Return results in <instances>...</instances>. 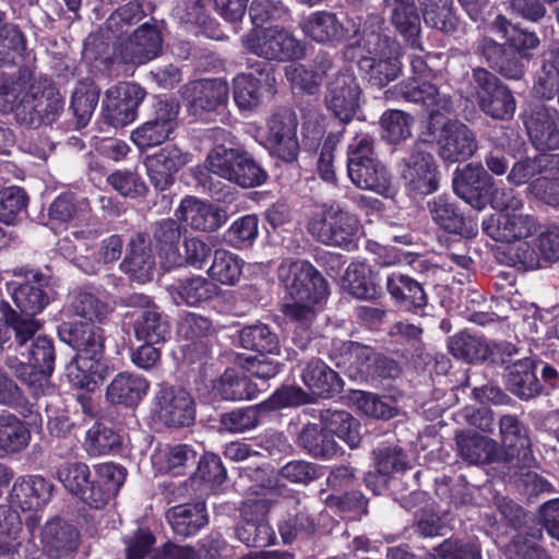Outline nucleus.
<instances>
[{
  "label": "nucleus",
  "instance_id": "28",
  "mask_svg": "<svg viewBox=\"0 0 559 559\" xmlns=\"http://www.w3.org/2000/svg\"><path fill=\"white\" fill-rule=\"evenodd\" d=\"M537 249L528 242H520L514 252L515 262L525 269L535 270L543 266L542 261L559 260V225H552L539 234L536 239Z\"/></svg>",
  "mask_w": 559,
  "mask_h": 559
},
{
  "label": "nucleus",
  "instance_id": "3",
  "mask_svg": "<svg viewBox=\"0 0 559 559\" xmlns=\"http://www.w3.org/2000/svg\"><path fill=\"white\" fill-rule=\"evenodd\" d=\"M49 218L53 224L64 226L67 234L59 241L60 253L86 274H96L97 261L85 255H76V250H88V241L97 237L96 223L91 215L90 203L85 198L61 194L49 207Z\"/></svg>",
  "mask_w": 559,
  "mask_h": 559
},
{
  "label": "nucleus",
  "instance_id": "29",
  "mask_svg": "<svg viewBox=\"0 0 559 559\" xmlns=\"http://www.w3.org/2000/svg\"><path fill=\"white\" fill-rule=\"evenodd\" d=\"M428 210L432 221L448 233L471 238L478 231L477 224L466 218L448 195L433 198L428 202Z\"/></svg>",
  "mask_w": 559,
  "mask_h": 559
},
{
  "label": "nucleus",
  "instance_id": "23",
  "mask_svg": "<svg viewBox=\"0 0 559 559\" xmlns=\"http://www.w3.org/2000/svg\"><path fill=\"white\" fill-rule=\"evenodd\" d=\"M177 221L197 231H214L227 219L226 212L199 198L187 195L175 211Z\"/></svg>",
  "mask_w": 559,
  "mask_h": 559
},
{
  "label": "nucleus",
  "instance_id": "63",
  "mask_svg": "<svg viewBox=\"0 0 559 559\" xmlns=\"http://www.w3.org/2000/svg\"><path fill=\"white\" fill-rule=\"evenodd\" d=\"M317 425H309L299 435V444L312 456L329 459L336 454V442Z\"/></svg>",
  "mask_w": 559,
  "mask_h": 559
},
{
  "label": "nucleus",
  "instance_id": "6",
  "mask_svg": "<svg viewBox=\"0 0 559 559\" xmlns=\"http://www.w3.org/2000/svg\"><path fill=\"white\" fill-rule=\"evenodd\" d=\"M329 357L353 379L393 377L399 371L393 360L378 356L371 347L353 341L332 340Z\"/></svg>",
  "mask_w": 559,
  "mask_h": 559
},
{
  "label": "nucleus",
  "instance_id": "53",
  "mask_svg": "<svg viewBox=\"0 0 559 559\" xmlns=\"http://www.w3.org/2000/svg\"><path fill=\"white\" fill-rule=\"evenodd\" d=\"M506 379L510 391L521 399H530L540 391L535 364L530 358L519 359L508 366Z\"/></svg>",
  "mask_w": 559,
  "mask_h": 559
},
{
  "label": "nucleus",
  "instance_id": "42",
  "mask_svg": "<svg viewBox=\"0 0 559 559\" xmlns=\"http://www.w3.org/2000/svg\"><path fill=\"white\" fill-rule=\"evenodd\" d=\"M96 479L93 488V508L102 509L117 496L126 481L127 469L112 462L95 466Z\"/></svg>",
  "mask_w": 559,
  "mask_h": 559
},
{
  "label": "nucleus",
  "instance_id": "2",
  "mask_svg": "<svg viewBox=\"0 0 559 559\" xmlns=\"http://www.w3.org/2000/svg\"><path fill=\"white\" fill-rule=\"evenodd\" d=\"M277 275L292 299V302L283 306V311L296 324L293 342L298 348L306 349L312 340L311 325L317 317L318 306L329 294L328 282L305 260H283Z\"/></svg>",
  "mask_w": 559,
  "mask_h": 559
},
{
  "label": "nucleus",
  "instance_id": "13",
  "mask_svg": "<svg viewBox=\"0 0 559 559\" xmlns=\"http://www.w3.org/2000/svg\"><path fill=\"white\" fill-rule=\"evenodd\" d=\"M181 96L189 111L194 116L216 111L228 102L229 86L226 80L200 79L185 84Z\"/></svg>",
  "mask_w": 559,
  "mask_h": 559
},
{
  "label": "nucleus",
  "instance_id": "57",
  "mask_svg": "<svg viewBox=\"0 0 559 559\" xmlns=\"http://www.w3.org/2000/svg\"><path fill=\"white\" fill-rule=\"evenodd\" d=\"M427 26L453 34L459 28V19L452 11V0H418Z\"/></svg>",
  "mask_w": 559,
  "mask_h": 559
},
{
  "label": "nucleus",
  "instance_id": "33",
  "mask_svg": "<svg viewBox=\"0 0 559 559\" xmlns=\"http://www.w3.org/2000/svg\"><path fill=\"white\" fill-rule=\"evenodd\" d=\"M178 222L163 218L157 221L152 229L151 246L167 267L182 265V255L179 252L181 226Z\"/></svg>",
  "mask_w": 559,
  "mask_h": 559
},
{
  "label": "nucleus",
  "instance_id": "32",
  "mask_svg": "<svg viewBox=\"0 0 559 559\" xmlns=\"http://www.w3.org/2000/svg\"><path fill=\"white\" fill-rule=\"evenodd\" d=\"M52 491V485L40 475L19 477L12 487L10 501L23 511L37 510L45 506Z\"/></svg>",
  "mask_w": 559,
  "mask_h": 559
},
{
  "label": "nucleus",
  "instance_id": "49",
  "mask_svg": "<svg viewBox=\"0 0 559 559\" xmlns=\"http://www.w3.org/2000/svg\"><path fill=\"white\" fill-rule=\"evenodd\" d=\"M170 294L177 305L199 306L214 298L218 287L203 276H194L174 283Z\"/></svg>",
  "mask_w": 559,
  "mask_h": 559
},
{
  "label": "nucleus",
  "instance_id": "44",
  "mask_svg": "<svg viewBox=\"0 0 559 559\" xmlns=\"http://www.w3.org/2000/svg\"><path fill=\"white\" fill-rule=\"evenodd\" d=\"M150 382L142 376L129 372L118 373L106 389V399L111 404L136 405L146 394Z\"/></svg>",
  "mask_w": 559,
  "mask_h": 559
},
{
  "label": "nucleus",
  "instance_id": "9",
  "mask_svg": "<svg viewBox=\"0 0 559 559\" xmlns=\"http://www.w3.org/2000/svg\"><path fill=\"white\" fill-rule=\"evenodd\" d=\"M242 45L249 52L267 60H295L305 55L302 44L280 27H255L242 37Z\"/></svg>",
  "mask_w": 559,
  "mask_h": 559
},
{
  "label": "nucleus",
  "instance_id": "64",
  "mask_svg": "<svg viewBox=\"0 0 559 559\" xmlns=\"http://www.w3.org/2000/svg\"><path fill=\"white\" fill-rule=\"evenodd\" d=\"M450 353L466 362L484 360L488 355L487 345L478 337L465 332L453 335L448 343Z\"/></svg>",
  "mask_w": 559,
  "mask_h": 559
},
{
  "label": "nucleus",
  "instance_id": "45",
  "mask_svg": "<svg viewBox=\"0 0 559 559\" xmlns=\"http://www.w3.org/2000/svg\"><path fill=\"white\" fill-rule=\"evenodd\" d=\"M460 456L469 464L501 461L498 443L475 432L461 431L455 437Z\"/></svg>",
  "mask_w": 559,
  "mask_h": 559
},
{
  "label": "nucleus",
  "instance_id": "62",
  "mask_svg": "<svg viewBox=\"0 0 559 559\" xmlns=\"http://www.w3.org/2000/svg\"><path fill=\"white\" fill-rule=\"evenodd\" d=\"M120 445V436L109 427L95 424L86 431L84 449L91 456L110 454L118 450Z\"/></svg>",
  "mask_w": 559,
  "mask_h": 559
},
{
  "label": "nucleus",
  "instance_id": "4",
  "mask_svg": "<svg viewBox=\"0 0 559 559\" xmlns=\"http://www.w3.org/2000/svg\"><path fill=\"white\" fill-rule=\"evenodd\" d=\"M370 26L367 22L362 29L359 46L366 50L367 56L359 60V68L369 74V82L378 87H383L394 81L400 71V46L388 35L381 32L383 20L370 16Z\"/></svg>",
  "mask_w": 559,
  "mask_h": 559
},
{
  "label": "nucleus",
  "instance_id": "52",
  "mask_svg": "<svg viewBox=\"0 0 559 559\" xmlns=\"http://www.w3.org/2000/svg\"><path fill=\"white\" fill-rule=\"evenodd\" d=\"M166 519L174 532L181 536L194 535L207 523L205 504H179L166 512Z\"/></svg>",
  "mask_w": 559,
  "mask_h": 559
},
{
  "label": "nucleus",
  "instance_id": "30",
  "mask_svg": "<svg viewBox=\"0 0 559 559\" xmlns=\"http://www.w3.org/2000/svg\"><path fill=\"white\" fill-rule=\"evenodd\" d=\"M491 31L504 39V45L520 58L528 62L540 45L538 35L519 24H512L506 16L499 14L490 25Z\"/></svg>",
  "mask_w": 559,
  "mask_h": 559
},
{
  "label": "nucleus",
  "instance_id": "25",
  "mask_svg": "<svg viewBox=\"0 0 559 559\" xmlns=\"http://www.w3.org/2000/svg\"><path fill=\"white\" fill-rule=\"evenodd\" d=\"M60 340L78 350V355L103 357L104 331L93 321H63L58 326Z\"/></svg>",
  "mask_w": 559,
  "mask_h": 559
},
{
  "label": "nucleus",
  "instance_id": "14",
  "mask_svg": "<svg viewBox=\"0 0 559 559\" xmlns=\"http://www.w3.org/2000/svg\"><path fill=\"white\" fill-rule=\"evenodd\" d=\"M242 523L236 530L237 538L249 547H266L275 540V533L266 520L267 504L261 499H249L240 509Z\"/></svg>",
  "mask_w": 559,
  "mask_h": 559
},
{
  "label": "nucleus",
  "instance_id": "51",
  "mask_svg": "<svg viewBox=\"0 0 559 559\" xmlns=\"http://www.w3.org/2000/svg\"><path fill=\"white\" fill-rule=\"evenodd\" d=\"M109 312V307L93 293L76 289L69 295V300L62 309L67 319L80 318L84 321H102Z\"/></svg>",
  "mask_w": 559,
  "mask_h": 559
},
{
  "label": "nucleus",
  "instance_id": "7",
  "mask_svg": "<svg viewBox=\"0 0 559 559\" xmlns=\"http://www.w3.org/2000/svg\"><path fill=\"white\" fill-rule=\"evenodd\" d=\"M347 173L352 182L365 190L388 197L392 192L391 176L377 158L368 134L354 138L347 152Z\"/></svg>",
  "mask_w": 559,
  "mask_h": 559
},
{
  "label": "nucleus",
  "instance_id": "39",
  "mask_svg": "<svg viewBox=\"0 0 559 559\" xmlns=\"http://www.w3.org/2000/svg\"><path fill=\"white\" fill-rule=\"evenodd\" d=\"M300 377L309 391L320 397H331L343 389L342 379L321 359L307 361Z\"/></svg>",
  "mask_w": 559,
  "mask_h": 559
},
{
  "label": "nucleus",
  "instance_id": "38",
  "mask_svg": "<svg viewBox=\"0 0 559 559\" xmlns=\"http://www.w3.org/2000/svg\"><path fill=\"white\" fill-rule=\"evenodd\" d=\"M129 247L130 251L120 264L121 270L139 283L151 281L154 274L155 259L145 235L133 236Z\"/></svg>",
  "mask_w": 559,
  "mask_h": 559
},
{
  "label": "nucleus",
  "instance_id": "40",
  "mask_svg": "<svg viewBox=\"0 0 559 559\" xmlns=\"http://www.w3.org/2000/svg\"><path fill=\"white\" fill-rule=\"evenodd\" d=\"M79 533L75 527L60 519L48 521L41 532V543L48 556L60 559L78 547Z\"/></svg>",
  "mask_w": 559,
  "mask_h": 559
},
{
  "label": "nucleus",
  "instance_id": "55",
  "mask_svg": "<svg viewBox=\"0 0 559 559\" xmlns=\"http://www.w3.org/2000/svg\"><path fill=\"white\" fill-rule=\"evenodd\" d=\"M324 430L355 449L361 440L360 424L345 411H325L321 415Z\"/></svg>",
  "mask_w": 559,
  "mask_h": 559
},
{
  "label": "nucleus",
  "instance_id": "41",
  "mask_svg": "<svg viewBox=\"0 0 559 559\" xmlns=\"http://www.w3.org/2000/svg\"><path fill=\"white\" fill-rule=\"evenodd\" d=\"M56 477L70 493L93 508L94 480L91 479L87 464L78 461L64 462L57 467Z\"/></svg>",
  "mask_w": 559,
  "mask_h": 559
},
{
  "label": "nucleus",
  "instance_id": "47",
  "mask_svg": "<svg viewBox=\"0 0 559 559\" xmlns=\"http://www.w3.org/2000/svg\"><path fill=\"white\" fill-rule=\"evenodd\" d=\"M489 180L490 177L481 165L468 164L455 171L453 177V190L459 198L476 206Z\"/></svg>",
  "mask_w": 559,
  "mask_h": 559
},
{
  "label": "nucleus",
  "instance_id": "31",
  "mask_svg": "<svg viewBox=\"0 0 559 559\" xmlns=\"http://www.w3.org/2000/svg\"><path fill=\"white\" fill-rule=\"evenodd\" d=\"M399 93L408 102L423 104L426 107L431 121L443 114H451L454 109L450 96L442 94L430 82L418 84L414 82H402L396 85Z\"/></svg>",
  "mask_w": 559,
  "mask_h": 559
},
{
  "label": "nucleus",
  "instance_id": "15",
  "mask_svg": "<svg viewBox=\"0 0 559 559\" xmlns=\"http://www.w3.org/2000/svg\"><path fill=\"white\" fill-rule=\"evenodd\" d=\"M297 124V117L289 109L274 112L267 122L266 142L271 154L286 163L296 160L299 153Z\"/></svg>",
  "mask_w": 559,
  "mask_h": 559
},
{
  "label": "nucleus",
  "instance_id": "46",
  "mask_svg": "<svg viewBox=\"0 0 559 559\" xmlns=\"http://www.w3.org/2000/svg\"><path fill=\"white\" fill-rule=\"evenodd\" d=\"M4 322L0 321V353L11 345V333L14 332L19 348L38 333L41 323L36 319L22 318L17 312L10 308L8 304L3 305Z\"/></svg>",
  "mask_w": 559,
  "mask_h": 559
},
{
  "label": "nucleus",
  "instance_id": "20",
  "mask_svg": "<svg viewBox=\"0 0 559 559\" xmlns=\"http://www.w3.org/2000/svg\"><path fill=\"white\" fill-rule=\"evenodd\" d=\"M31 346L27 343L20 348L21 355L27 356L28 367L32 369L27 384L35 394L46 393L48 379L53 371L55 348L51 338L45 335L33 336Z\"/></svg>",
  "mask_w": 559,
  "mask_h": 559
},
{
  "label": "nucleus",
  "instance_id": "54",
  "mask_svg": "<svg viewBox=\"0 0 559 559\" xmlns=\"http://www.w3.org/2000/svg\"><path fill=\"white\" fill-rule=\"evenodd\" d=\"M31 441V431L26 424L12 414L0 416V457L20 453Z\"/></svg>",
  "mask_w": 559,
  "mask_h": 559
},
{
  "label": "nucleus",
  "instance_id": "37",
  "mask_svg": "<svg viewBox=\"0 0 559 559\" xmlns=\"http://www.w3.org/2000/svg\"><path fill=\"white\" fill-rule=\"evenodd\" d=\"M392 25L413 48H419L420 17L413 0H383Z\"/></svg>",
  "mask_w": 559,
  "mask_h": 559
},
{
  "label": "nucleus",
  "instance_id": "61",
  "mask_svg": "<svg viewBox=\"0 0 559 559\" xmlns=\"http://www.w3.org/2000/svg\"><path fill=\"white\" fill-rule=\"evenodd\" d=\"M21 531L22 521L19 514L15 511L2 509L0 511V556L22 559L19 554Z\"/></svg>",
  "mask_w": 559,
  "mask_h": 559
},
{
  "label": "nucleus",
  "instance_id": "26",
  "mask_svg": "<svg viewBox=\"0 0 559 559\" xmlns=\"http://www.w3.org/2000/svg\"><path fill=\"white\" fill-rule=\"evenodd\" d=\"M191 159L189 153L177 145H166L145 159V167L151 182L158 190H166L173 185V174Z\"/></svg>",
  "mask_w": 559,
  "mask_h": 559
},
{
  "label": "nucleus",
  "instance_id": "48",
  "mask_svg": "<svg viewBox=\"0 0 559 559\" xmlns=\"http://www.w3.org/2000/svg\"><path fill=\"white\" fill-rule=\"evenodd\" d=\"M559 170V154H538L525 157L513 164L508 174L509 182L521 186L536 176L552 175Z\"/></svg>",
  "mask_w": 559,
  "mask_h": 559
},
{
  "label": "nucleus",
  "instance_id": "34",
  "mask_svg": "<svg viewBox=\"0 0 559 559\" xmlns=\"http://www.w3.org/2000/svg\"><path fill=\"white\" fill-rule=\"evenodd\" d=\"M265 63H258L254 71L261 76L255 78L252 73H240L233 80V96L236 106L240 111H252L262 102V83L271 85L273 79L266 72Z\"/></svg>",
  "mask_w": 559,
  "mask_h": 559
},
{
  "label": "nucleus",
  "instance_id": "22",
  "mask_svg": "<svg viewBox=\"0 0 559 559\" xmlns=\"http://www.w3.org/2000/svg\"><path fill=\"white\" fill-rule=\"evenodd\" d=\"M155 400L158 416L165 425L185 427L193 423V401L187 390L162 384Z\"/></svg>",
  "mask_w": 559,
  "mask_h": 559
},
{
  "label": "nucleus",
  "instance_id": "18",
  "mask_svg": "<svg viewBox=\"0 0 559 559\" xmlns=\"http://www.w3.org/2000/svg\"><path fill=\"white\" fill-rule=\"evenodd\" d=\"M162 45L163 38L158 26L144 23L117 45L116 53L126 63L144 64L159 55Z\"/></svg>",
  "mask_w": 559,
  "mask_h": 559
},
{
  "label": "nucleus",
  "instance_id": "12",
  "mask_svg": "<svg viewBox=\"0 0 559 559\" xmlns=\"http://www.w3.org/2000/svg\"><path fill=\"white\" fill-rule=\"evenodd\" d=\"M145 97V91L136 83L120 82L108 88L103 99L105 118L114 127L132 123L138 108Z\"/></svg>",
  "mask_w": 559,
  "mask_h": 559
},
{
  "label": "nucleus",
  "instance_id": "56",
  "mask_svg": "<svg viewBox=\"0 0 559 559\" xmlns=\"http://www.w3.org/2000/svg\"><path fill=\"white\" fill-rule=\"evenodd\" d=\"M344 288L358 299H371L378 294L371 267L365 262H352L343 276Z\"/></svg>",
  "mask_w": 559,
  "mask_h": 559
},
{
  "label": "nucleus",
  "instance_id": "36",
  "mask_svg": "<svg viewBox=\"0 0 559 559\" xmlns=\"http://www.w3.org/2000/svg\"><path fill=\"white\" fill-rule=\"evenodd\" d=\"M108 366L103 357L76 355L66 367L73 386L94 391L107 377Z\"/></svg>",
  "mask_w": 559,
  "mask_h": 559
},
{
  "label": "nucleus",
  "instance_id": "17",
  "mask_svg": "<svg viewBox=\"0 0 559 559\" xmlns=\"http://www.w3.org/2000/svg\"><path fill=\"white\" fill-rule=\"evenodd\" d=\"M49 278L37 271H29L23 282L12 281L8 283V290L22 318L34 319L49 304Z\"/></svg>",
  "mask_w": 559,
  "mask_h": 559
},
{
  "label": "nucleus",
  "instance_id": "24",
  "mask_svg": "<svg viewBox=\"0 0 559 559\" xmlns=\"http://www.w3.org/2000/svg\"><path fill=\"white\" fill-rule=\"evenodd\" d=\"M532 145L540 151L559 150V117L556 109L536 106L524 121Z\"/></svg>",
  "mask_w": 559,
  "mask_h": 559
},
{
  "label": "nucleus",
  "instance_id": "60",
  "mask_svg": "<svg viewBox=\"0 0 559 559\" xmlns=\"http://www.w3.org/2000/svg\"><path fill=\"white\" fill-rule=\"evenodd\" d=\"M239 343L243 348L255 352L259 355H277L280 353L278 337L265 324L245 326L239 332Z\"/></svg>",
  "mask_w": 559,
  "mask_h": 559
},
{
  "label": "nucleus",
  "instance_id": "10",
  "mask_svg": "<svg viewBox=\"0 0 559 559\" xmlns=\"http://www.w3.org/2000/svg\"><path fill=\"white\" fill-rule=\"evenodd\" d=\"M502 450L500 460L509 468L536 467L537 460L532 451L527 428L514 415H504L499 420Z\"/></svg>",
  "mask_w": 559,
  "mask_h": 559
},
{
  "label": "nucleus",
  "instance_id": "27",
  "mask_svg": "<svg viewBox=\"0 0 559 559\" xmlns=\"http://www.w3.org/2000/svg\"><path fill=\"white\" fill-rule=\"evenodd\" d=\"M131 302L141 307L136 312L133 325L135 337L146 343L165 342L170 333L167 317L158 311L155 305L151 304L147 296L134 295Z\"/></svg>",
  "mask_w": 559,
  "mask_h": 559
},
{
  "label": "nucleus",
  "instance_id": "58",
  "mask_svg": "<svg viewBox=\"0 0 559 559\" xmlns=\"http://www.w3.org/2000/svg\"><path fill=\"white\" fill-rule=\"evenodd\" d=\"M243 260L225 249L214 251L213 262L207 270L209 276L222 285L237 284L242 274Z\"/></svg>",
  "mask_w": 559,
  "mask_h": 559
},
{
  "label": "nucleus",
  "instance_id": "21",
  "mask_svg": "<svg viewBox=\"0 0 559 559\" xmlns=\"http://www.w3.org/2000/svg\"><path fill=\"white\" fill-rule=\"evenodd\" d=\"M437 144L441 158L451 163L466 160L477 150L474 132L459 120H448L443 123Z\"/></svg>",
  "mask_w": 559,
  "mask_h": 559
},
{
  "label": "nucleus",
  "instance_id": "50",
  "mask_svg": "<svg viewBox=\"0 0 559 559\" xmlns=\"http://www.w3.org/2000/svg\"><path fill=\"white\" fill-rule=\"evenodd\" d=\"M385 285L390 296L407 309H420L427 305L424 288L408 275L392 272L388 275Z\"/></svg>",
  "mask_w": 559,
  "mask_h": 559
},
{
  "label": "nucleus",
  "instance_id": "35",
  "mask_svg": "<svg viewBox=\"0 0 559 559\" xmlns=\"http://www.w3.org/2000/svg\"><path fill=\"white\" fill-rule=\"evenodd\" d=\"M304 34L310 39L326 45H337L344 41L349 29L336 14L319 11L310 14L301 24Z\"/></svg>",
  "mask_w": 559,
  "mask_h": 559
},
{
  "label": "nucleus",
  "instance_id": "5",
  "mask_svg": "<svg viewBox=\"0 0 559 559\" xmlns=\"http://www.w3.org/2000/svg\"><path fill=\"white\" fill-rule=\"evenodd\" d=\"M308 231L326 246L350 250L356 247L361 225L356 215L337 202L316 205L310 213Z\"/></svg>",
  "mask_w": 559,
  "mask_h": 559
},
{
  "label": "nucleus",
  "instance_id": "43",
  "mask_svg": "<svg viewBox=\"0 0 559 559\" xmlns=\"http://www.w3.org/2000/svg\"><path fill=\"white\" fill-rule=\"evenodd\" d=\"M197 452L188 444L159 445L151 456L153 468L159 474L183 475L195 463Z\"/></svg>",
  "mask_w": 559,
  "mask_h": 559
},
{
  "label": "nucleus",
  "instance_id": "59",
  "mask_svg": "<svg viewBox=\"0 0 559 559\" xmlns=\"http://www.w3.org/2000/svg\"><path fill=\"white\" fill-rule=\"evenodd\" d=\"M100 90L94 82L86 80L76 84L71 99V109L76 118L78 128H84L92 118L98 104Z\"/></svg>",
  "mask_w": 559,
  "mask_h": 559
},
{
  "label": "nucleus",
  "instance_id": "8",
  "mask_svg": "<svg viewBox=\"0 0 559 559\" xmlns=\"http://www.w3.org/2000/svg\"><path fill=\"white\" fill-rule=\"evenodd\" d=\"M467 97L493 119L511 118L516 107L511 91L484 68L473 70Z\"/></svg>",
  "mask_w": 559,
  "mask_h": 559
},
{
  "label": "nucleus",
  "instance_id": "1",
  "mask_svg": "<svg viewBox=\"0 0 559 559\" xmlns=\"http://www.w3.org/2000/svg\"><path fill=\"white\" fill-rule=\"evenodd\" d=\"M62 106L57 88L32 69L23 67L13 74L0 71V111L14 112L19 123L32 128L51 123Z\"/></svg>",
  "mask_w": 559,
  "mask_h": 559
},
{
  "label": "nucleus",
  "instance_id": "11",
  "mask_svg": "<svg viewBox=\"0 0 559 559\" xmlns=\"http://www.w3.org/2000/svg\"><path fill=\"white\" fill-rule=\"evenodd\" d=\"M360 95V86L350 69L343 68L329 76L325 106L342 122L352 120L359 107Z\"/></svg>",
  "mask_w": 559,
  "mask_h": 559
},
{
  "label": "nucleus",
  "instance_id": "19",
  "mask_svg": "<svg viewBox=\"0 0 559 559\" xmlns=\"http://www.w3.org/2000/svg\"><path fill=\"white\" fill-rule=\"evenodd\" d=\"M481 227L496 241L513 242L535 234L538 222L535 216L520 212L497 213L484 218Z\"/></svg>",
  "mask_w": 559,
  "mask_h": 559
},
{
  "label": "nucleus",
  "instance_id": "16",
  "mask_svg": "<svg viewBox=\"0 0 559 559\" xmlns=\"http://www.w3.org/2000/svg\"><path fill=\"white\" fill-rule=\"evenodd\" d=\"M402 176L408 192L414 197H424L438 189V170L433 156L423 150V144H417L404 159Z\"/></svg>",
  "mask_w": 559,
  "mask_h": 559
}]
</instances>
